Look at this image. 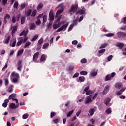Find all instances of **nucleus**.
I'll return each mask as SVG.
<instances>
[{
	"label": "nucleus",
	"instance_id": "13",
	"mask_svg": "<svg viewBox=\"0 0 126 126\" xmlns=\"http://www.w3.org/2000/svg\"><path fill=\"white\" fill-rule=\"evenodd\" d=\"M110 102H111V98H106L104 100V104L106 105V106H109Z\"/></svg>",
	"mask_w": 126,
	"mask_h": 126
},
{
	"label": "nucleus",
	"instance_id": "6",
	"mask_svg": "<svg viewBox=\"0 0 126 126\" xmlns=\"http://www.w3.org/2000/svg\"><path fill=\"white\" fill-rule=\"evenodd\" d=\"M117 37L119 39H123V38L125 37V32H119L117 33Z\"/></svg>",
	"mask_w": 126,
	"mask_h": 126
},
{
	"label": "nucleus",
	"instance_id": "52",
	"mask_svg": "<svg viewBox=\"0 0 126 126\" xmlns=\"http://www.w3.org/2000/svg\"><path fill=\"white\" fill-rule=\"evenodd\" d=\"M5 84L6 86H8V84H9V82L8 81V79H6L5 80Z\"/></svg>",
	"mask_w": 126,
	"mask_h": 126
},
{
	"label": "nucleus",
	"instance_id": "32",
	"mask_svg": "<svg viewBox=\"0 0 126 126\" xmlns=\"http://www.w3.org/2000/svg\"><path fill=\"white\" fill-rule=\"evenodd\" d=\"M29 116V115L28 114L25 113L23 115L22 118L24 120H25V119H27V118H28Z\"/></svg>",
	"mask_w": 126,
	"mask_h": 126
},
{
	"label": "nucleus",
	"instance_id": "24",
	"mask_svg": "<svg viewBox=\"0 0 126 126\" xmlns=\"http://www.w3.org/2000/svg\"><path fill=\"white\" fill-rule=\"evenodd\" d=\"M23 52H24V49H21L20 50H19L17 55V57H19V56H21V55L23 54Z\"/></svg>",
	"mask_w": 126,
	"mask_h": 126
},
{
	"label": "nucleus",
	"instance_id": "14",
	"mask_svg": "<svg viewBox=\"0 0 126 126\" xmlns=\"http://www.w3.org/2000/svg\"><path fill=\"white\" fill-rule=\"evenodd\" d=\"M95 71V69H94L90 73L91 76H96L98 74L97 72H94Z\"/></svg>",
	"mask_w": 126,
	"mask_h": 126
},
{
	"label": "nucleus",
	"instance_id": "23",
	"mask_svg": "<svg viewBox=\"0 0 126 126\" xmlns=\"http://www.w3.org/2000/svg\"><path fill=\"white\" fill-rule=\"evenodd\" d=\"M32 14V10L29 9L27 12L26 16H30Z\"/></svg>",
	"mask_w": 126,
	"mask_h": 126
},
{
	"label": "nucleus",
	"instance_id": "20",
	"mask_svg": "<svg viewBox=\"0 0 126 126\" xmlns=\"http://www.w3.org/2000/svg\"><path fill=\"white\" fill-rule=\"evenodd\" d=\"M17 30V26H14L13 27V29L12 31V35H13V34H15V32Z\"/></svg>",
	"mask_w": 126,
	"mask_h": 126
},
{
	"label": "nucleus",
	"instance_id": "8",
	"mask_svg": "<svg viewBox=\"0 0 126 126\" xmlns=\"http://www.w3.org/2000/svg\"><path fill=\"white\" fill-rule=\"evenodd\" d=\"M39 55H40V53H39V52H36L34 54L33 56V62H37V60H38V58H39Z\"/></svg>",
	"mask_w": 126,
	"mask_h": 126
},
{
	"label": "nucleus",
	"instance_id": "61",
	"mask_svg": "<svg viewBox=\"0 0 126 126\" xmlns=\"http://www.w3.org/2000/svg\"><path fill=\"white\" fill-rule=\"evenodd\" d=\"M78 41L77 40H74L72 42V45H77Z\"/></svg>",
	"mask_w": 126,
	"mask_h": 126
},
{
	"label": "nucleus",
	"instance_id": "11",
	"mask_svg": "<svg viewBox=\"0 0 126 126\" xmlns=\"http://www.w3.org/2000/svg\"><path fill=\"white\" fill-rule=\"evenodd\" d=\"M63 10H64V9H61L60 10H58L56 12L55 17H59L60 16V14L62 13V12H63Z\"/></svg>",
	"mask_w": 126,
	"mask_h": 126
},
{
	"label": "nucleus",
	"instance_id": "18",
	"mask_svg": "<svg viewBox=\"0 0 126 126\" xmlns=\"http://www.w3.org/2000/svg\"><path fill=\"white\" fill-rule=\"evenodd\" d=\"M116 46H117V47L119 48V49H120V50H122V49H123V48H124V45L122 43H118L117 44Z\"/></svg>",
	"mask_w": 126,
	"mask_h": 126
},
{
	"label": "nucleus",
	"instance_id": "41",
	"mask_svg": "<svg viewBox=\"0 0 126 126\" xmlns=\"http://www.w3.org/2000/svg\"><path fill=\"white\" fill-rule=\"evenodd\" d=\"M106 113H107V114L108 115H110V114H111V113H112V110H111V109L110 108H108L106 111Z\"/></svg>",
	"mask_w": 126,
	"mask_h": 126
},
{
	"label": "nucleus",
	"instance_id": "2",
	"mask_svg": "<svg viewBox=\"0 0 126 126\" xmlns=\"http://www.w3.org/2000/svg\"><path fill=\"white\" fill-rule=\"evenodd\" d=\"M78 8V5H72L70 9L69 10V13H71V12H76L77 11V9Z\"/></svg>",
	"mask_w": 126,
	"mask_h": 126
},
{
	"label": "nucleus",
	"instance_id": "31",
	"mask_svg": "<svg viewBox=\"0 0 126 126\" xmlns=\"http://www.w3.org/2000/svg\"><path fill=\"white\" fill-rule=\"evenodd\" d=\"M18 5H19L18 2L15 1L13 5L14 8H15L16 9L17 7H18Z\"/></svg>",
	"mask_w": 126,
	"mask_h": 126
},
{
	"label": "nucleus",
	"instance_id": "38",
	"mask_svg": "<svg viewBox=\"0 0 126 126\" xmlns=\"http://www.w3.org/2000/svg\"><path fill=\"white\" fill-rule=\"evenodd\" d=\"M39 37V36H38V35H36L34 36H33V37L32 38V42H35V40Z\"/></svg>",
	"mask_w": 126,
	"mask_h": 126
},
{
	"label": "nucleus",
	"instance_id": "63",
	"mask_svg": "<svg viewBox=\"0 0 126 126\" xmlns=\"http://www.w3.org/2000/svg\"><path fill=\"white\" fill-rule=\"evenodd\" d=\"M62 30H63V28L61 27L60 28H59L57 30L56 32H60V31H62Z\"/></svg>",
	"mask_w": 126,
	"mask_h": 126
},
{
	"label": "nucleus",
	"instance_id": "12",
	"mask_svg": "<svg viewBox=\"0 0 126 126\" xmlns=\"http://www.w3.org/2000/svg\"><path fill=\"white\" fill-rule=\"evenodd\" d=\"M62 23H64V21H62L61 22H59L58 24H54L53 25V29H57V28H59V27H60V26H61V24H62Z\"/></svg>",
	"mask_w": 126,
	"mask_h": 126
},
{
	"label": "nucleus",
	"instance_id": "50",
	"mask_svg": "<svg viewBox=\"0 0 126 126\" xmlns=\"http://www.w3.org/2000/svg\"><path fill=\"white\" fill-rule=\"evenodd\" d=\"M78 76H79V73L77 72L73 76V78H76V77H78Z\"/></svg>",
	"mask_w": 126,
	"mask_h": 126
},
{
	"label": "nucleus",
	"instance_id": "37",
	"mask_svg": "<svg viewBox=\"0 0 126 126\" xmlns=\"http://www.w3.org/2000/svg\"><path fill=\"white\" fill-rule=\"evenodd\" d=\"M81 75H87V72L85 71H82L80 72Z\"/></svg>",
	"mask_w": 126,
	"mask_h": 126
},
{
	"label": "nucleus",
	"instance_id": "16",
	"mask_svg": "<svg viewBox=\"0 0 126 126\" xmlns=\"http://www.w3.org/2000/svg\"><path fill=\"white\" fill-rule=\"evenodd\" d=\"M30 29L31 30H35V29H36V25L34 23L31 24L30 27Z\"/></svg>",
	"mask_w": 126,
	"mask_h": 126
},
{
	"label": "nucleus",
	"instance_id": "1",
	"mask_svg": "<svg viewBox=\"0 0 126 126\" xmlns=\"http://www.w3.org/2000/svg\"><path fill=\"white\" fill-rule=\"evenodd\" d=\"M116 75V73L113 72L110 75L108 74L105 77V81H109V80H112V78H114Z\"/></svg>",
	"mask_w": 126,
	"mask_h": 126
},
{
	"label": "nucleus",
	"instance_id": "44",
	"mask_svg": "<svg viewBox=\"0 0 126 126\" xmlns=\"http://www.w3.org/2000/svg\"><path fill=\"white\" fill-rule=\"evenodd\" d=\"M25 7H26V4H25V3H22L21 4V9H24Z\"/></svg>",
	"mask_w": 126,
	"mask_h": 126
},
{
	"label": "nucleus",
	"instance_id": "59",
	"mask_svg": "<svg viewBox=\"0 0 126 126\" xmlns=\"http://www.w3.org/2000/svg\"><path fill=\"white\" fill-rule=\"evenodd\" d=\"M73 69H74V66H70L69 67V70H70V71H72V70H73Z\"/></svg>",
	"mask_w": 126,
	"mask_h": 126
},
{
	"label": "nucleus",
	"instance_id": "53",
	"mask_svg": "<svg viewBox=\"0 0 126 126\" xmlns=\"http://www.w3.org/2000/svg\"><path fill=\"white\" fill-rule=\"evenodd\" d=\"M74 26V25L71 24L68 28V31H70V30H72V28H73Z\"/></svg>",
	"mask_w": 126,
	"mask_h": 126
},
{
	"label": "nucleus",
	"instance_id": "34",
	"mask_svg": "<svg viewBox=\"0 0 126 126\" xmlns=\"http://www.w3.org/2000/svg\"><path fill=\"white\" fill-rule=\"evenodd\" d=\"M89 113H90V116H93V114H94V109H90Z\"/></svg>",
	"mask_w": 126,
	"mask_h": 126
},
{
	"label": "nucleus",
	"instance_id": "40",
	"mask_svg": "<svg viewBox=\"0 0 126 126\" xmlns=\"http://www.w3.org/2000/svg\"><path fill=\"white\" fill-rule=\"evenodd\" d=\"M93 93V92L91 91V90H89L88 92L86 93V95H90V94H92Z\"/></svg>",
	"mask_w": 126,
	"mask_h": 126
},
{
	"label": "nucleus",
	"instance_id": "47",
	"mask_svg": "<svg viewBox=\"0 0 126 126\" xmlns=\"http://www.w3.org/2000/svg\"><path fill=\"white\" fill-rule=\"evenodd\" d=\"M98 96V93H96L93 96V100H95Z\"/></svg>",
	"mask_w": 126,
	"mask_h": 126
},
{
	"label": "nucleus",
	"instance_id": "33",
	"mask_svg": "<svg viewBox=\"0 0 126 126\" xmlns=\"http://www.w3.org/2000/svg\"><path fill=\"white\" fill-rule=\"evenodd\" d=\"M108 44L104 43L102 44L101 46L99 47V49H103L104 48H106Z\"/></svg>",
	"mask_w": 126,
	"mask_h": 126
},
{
	"label": "nucleus",
	"instance_id": "43",
	"mask_svg": "<svg viewBox=\"0 0 126 126\" xmlns=\"http://www.w3.org/2000/svg\"><path fill=\"white\" fill-rule=\"evenodd\" d=\"M73 112H74V110H73L69 111L67 115V117H70V115H72V114H73Z\"/></svg>",
	"mask_w": 126,
	"mask_h": 126
},
{
	"label": "nucleus",
	"instance_id": "36",
	"mask_svg": "<svg viewBox=\"0 0 126 126\" xmlns=\"http://www.w3.org/2000/svg\"><path fill=\"white\" fill-rule=\"evenodd\" d=\"M58 7H60L61 9H64V6H63V3H62L61 4H60Z\"/></svg>",
	"mask_w": 126,
	"mask_h": 126
},
{
	"label": "nucleus",
	"instance_id": "49",
	"mask_svg": "<svg viewBox=\"0 0 126 126\" xmlns=\"http://www.w3.org/2000/svg\"><path fill=\"white\" fill-rule=\"evenodd\" d=\"M9 40H10V36H8L7 39L5 40V44H8L9 43Z\"/></svg>",
	"mask_w": 126,
	"mask_h": 126
},
{
	"label": "nucleus",
	"instance_id": "27",
	"mask_svg": "<svg viewBox=\"0 0 126 126\" xmlns=\"http://www.w3.org/2000/svg\"><path fill=\"white\" fill-rule=\"evenodd\" d=\"M40 61L41 62H44V61H46V56L44 54H42L41 55Z\"/></svg>",
	"mask_w": 126,
	"mask_h": 126
},
{
	"label": "nucleus",
	"instance_id": "4",
	"mask_svg": "<svg viewBox=\"0 0 126 126\" xmlns=\"http://www.w3.org/2000/svg\"><path fill=\"white\" fill-rule=\"evenodd\" d=\"M85 11H86V9L85 8L83 7L81 10L78 11L76 14L78 15V14H80V15H83V14H85Z\"/></svg>",
	"mask_w": 126,
	"mask_h": 126
},
{
	"label": "nucleus",
	"instance_id": "29",
	"mask_svg": "<svg viewBox=\"0 0 126 126\" xmlns=\"http://www.w3.org/2000/svg\"><path fill=\"white\" fill-rule=\"evenodd\" d=\"M23 42V39H20L16 44L17 47H19V46H21V44H22V42Z\"/></svg>",
	"mask_w": 126,
	"mask_h": 126
},
{
	"label": "nucleus",
	"instance_id": "62",
	"mask_svg": "<svg viewBox=\"0 0 126 126\" xmlns=\"http://www.w3.org/2000/svg\"><path fill=\"white\" fill-rule=\"evenodd\" d=\"M112 59H113V55H110L109 56H108L107 60L108 61H109V62H110V61H111Z\"/></svg>",
	"mask_w": 126,
	"mask_h": 126
},
{
	"label": "nucleus",
	"instance_id": "42",
	"mask_svg": "<svg viewBox=\"0 0 126 126\" xmlns=\"http://www.w3.org/2000/svg\"><path fill=\"white\" fill-rule=\"evenodd\" d=\"M78 19H76L75 20H74L73 21V24H72V25H77V21H78Z\"/></svg>",
	"mask_w": 126,
	"mask_h": 126
},
{
	"label": "nucleus",
	"instance_id": "56",
	"mask_svg": "<svg viewBox=\"0 0 126 126\" xmlns=\"http://www.w3.org/2000/svg\"><path fill=\"white\" fill-rule=\"evenodd\" d=\"M114 35V33H108L106 35V37H113Z\"/></svg>",
	"mask_w": 126,
	"mask_h": 126
},
{
	"label": "nucleus",
	"instance_id": "54",
	"mask_svg": "<svg viewBox=\"0 0 126 126\" xmlns=\"http://www.w3.org/2000/svg\"><path fill=\"white\" fill-rule=\"evenodd\" d=\"M41 48H42V46L41 45V44H38L36 50L37 51H40V50H41Z\"/></svg>",
	"mask_w": 126,
	"mask_h": 126
},
{
	"label": "nucleus",
	"instance_id": "9",
	"mask_svg": "<svg viewBox=\"0 0 126 126\" xmlns=\"http://www.w3.org/2000/svg\"><path fill=\"white\" fill-rule=\"evenodd\" d=\"M109 90H110V86L109 85L106 86L103 91L102 92L103 94H107V93L109 92Z\"/></svg>",
	"mask_w": 126,
	"mask_h": 126
},
{
	"label": "nucleus",
	"instance_id": "57",
	"mask_svg": "<svg viewBox=\"0 0 126 126\" xmlns=\"http://www.w3.org/2000/svg\"><path fill=\"white\" fill-rule=\"evenodd\" d=\"M7 0H2L3 5H5L7 3Z\"/></svg>",
	"mask_w": 126,
	"mask_h": 126
},
{
	"label": "nucleus",
	"instance_id": "58",
	"mask_svg": "<svg viewBox=\"0 0 126 126\" xmlns=\"http://www.w3.org/2000/svg\"><path fill=\"white\" fill-rule=\"evenodd\" d=\"M53 122L54 124H58V123H59V119H55L54 120H53Z\"/></svg>",
	"mask_w": 126,
	"mask_h": 126
},
{
	"label": "nucleus",
	"instance_id": "3",
	"mask_svg": "<svg viewBox=\"0 0 126 126\" xmlns=\"http://www.w3.org/2000/svg\"><path fill=\"white\" fill-rule=\"evenodd\" d=\"M49 20L50 21H54V20L55 19V15H54V11L53 10H51L49 14Z\"/></svg>",
	"mask_w": 126,
	"mask_h": 126
},
{
	"label": "nucleus",
	"instance_id": "55",
	"mask_svg": "<svg viewBox=\"0 0 126 126\" xmlns=\"http://www.w3.org/2000/svg\"><path fill=\"white\" fill-rule=\"evenodd\" d=\"M56 116V112H53L50 114V118H53V117Z\"/></svg>",
	"mask_w": 126,
	"mask_h": 126
},
{
	"label": "nucleus",
	"instance_id": "28",
	"mask_svg": "<svg viewBox=\"0 0 126 126\" xmlns=\"http://www.w3.org/2000/svg\"><path fill=\"white\" fill-rule=\"evenodd\" d=\"M36 15H37V10H34L32 13V17H35Z\"/></svg>",
	"mask_w": 126,
	"mask_h": 126
},
{
	"label": "nucleus",
	"instance_id": "19",
	"mask_svg": "<svg viewBox=\"0 0 126 126\" xmlns=\"http://www.w3.org/2000/svg\"><path fill=\"white\" fill-rule=\"evenodd\" d=\"M123 86V84H122V83H117L115 84V87H116V88H118V89H121Z\"/></svg>",
	"mask_w": 126,
	"mask_h": 126
},
{
	"label": "nucleus",
	"instance_id": "22",
	"mask_svg": "<svg viewBox=\"0 0 126 126\" xmlns=\"http://www.w3.org/2000/svg\"><path fill=\"white\" fill-rule=\"evenodd\" d=\"M85 80V77L83 76L79 77V80H77L78 82L80 81V82H84V81Z\"/></svg>",
	"mask_w": 126,
	"mask_h": 126
},
{
	"label": "nucleus",
	"instance_id": "48",
	"mask_svg": "<svg viewBox=\"0 0 126 126\" xmlns=\"http://www.w3.org/2000/svg\"><path fill=\"white\" fill-rule=\"evenodd\" d=\"M4 18H5V19H9V18H10V15L8 14H6L5 16H4Z\"/></svg>",
	"mask_w": 126,
	"mask_h": 126
},
{
	"label": "nucleus",
	"instance_id": "30",
	"mask_svg": "<svg viewBox=\"0 0 126 126\" xmlns=\"http://www.w3.org/2000/svg\"><path fill=\"white\" fill-rule=\"evenodd\" d=\"M24 22H25V17L23 16L21 17V24H24Z\"/></svg>",
	"mask_w": 126,
	"mask_h": 126
},
{
	"label": "nucleus",
	"instance_id": "10",
	"mask_svg": "<svg viewBox=\"0 0 126 126\" xmlns=\"http://www.w3.org/2000/svg\"><path fill=\"white\" fill-rule=\"evenodd\" d=\"M18 106H19V104H18L17 105H15V103H12L10 104L9 108L10 109H17V108H18Z\"/></svg>",
	"mask_w": 126,
	"mask_h": 126
},
{
	"label": "nucleus",
	"instance_id": "45",
	"mask_svg": "<svg viewBox=\"0 0 126 126\" xmlns=\"http://www.w3.org/2000/svg\"><path fill=\"white\" fill-rule=\"evenodd\" d=\"M81 63H87V60L85 58L82 59L81 60Z\"/></svg>",
	"mask_w": 126,
	"mask_h": 126
},
{
	"label": "nucleus",
	"instance_id": "25",
	"mask_svg": "<svg viewBox=\"0 0 126 126\" xmlns=\"http://www.w3.org/2000/svg\"><path fill=\"white\" fill-rule=\"evenodd\" d=\"M43 18V24H45L47 22V15H44L42 17Z\"/></svg>",
	"mask_w": 126,
	"mask_h": 126
},
{
	"label": "nucleus",
	"instance_id": "64",
	"mask_svg": "<svg viewBox=\"0 0 126 126\" xmlns=\"http://www.w3.org/2000/svg\"><path fill=\"white\" fill-rule=\"evenodd\" d=\"M36 23L37 25H39V24H41V20H40L39 19H38L36 22Z\"/></svg>",
	"mask_w": 126,
	"mask_h": 126
},
{
	"label": "nucleus",
	"instance_id": "26",
	"mask_svg": "<svg viewBox=\"0 0 126 126\" xmlns=\"http://www.w3.org/2000/svg\"><path fill=\"white\" fill-rule=\"evenodd\" d=\"M67 26H68V23L62 25L61 26V27L62 28V29L63 30L64 29V30H65V29H66V28H67Z\"/></svg>",
	"mask_w": 126,
	"mask_h": 126
},
{
	"label": "nucleus",
	"instance_id": "35",
	"mask_svg": "<svg viewBox=\"0 0 126 126\" xmlns=\"http://www.w3.org/2000/svg\"><path fill=\"white\" fill-rule=\"evenodd\" d=\"M42 43H44V39L41 38L40 40H38V45H41Z\"/></svg>",
	"mask_w": 126,
	"mask_h": 126
},
{
	"label": "nucleus",
	"instance_id": "46",
	"mask_svg": "<svg viewBox=\"0 0 126 126\" xmlns=\"http://www.w3.org/2000/svg\"><path fill=\"white\" fill-rule=\"evenodd\" d=\"M105 52H106V49H101V50L98 51V53L99 54H104V53H105Z\"/></svg>",
	"mask_w": 126,
	"mask_h": 126
},
{
	"label": "nucleus",
	"instance_id": "39",
	"mask_svg": "<svg viewBox=\"0 0 126 126\" xmlns=\"http://www.w3.org/2000/svg\"><path fill=\"white\" fill-rule=\"evenodd\" d=\"M30 45H31V43L30 42H27L24 47V49H26V48H27V47L29 46H30Z\"/></svg>",
	"mask_w": 126,
	"mask_h": 126
},
{
	"label": "nucleus",
	"instance_id": "51",
	"mask_svg": "<svg viewBox=\"0 0 126 126\" xmlns=\"http://www.w3.org/2000/svg\"><path fill=\"white\" fill-rule=\"evenodd\" d=\"M47 47H49V43H46L45 44H44L43 46V49H46V48H47Z\"/></svg>",
	"mask_w": 126,
	"mask_h": 126
},
{
	"label": "nucleus",
	"instance_id": "15",
	"mask_svg": "<svg viewBox=\"0 0 126 126\" xmlns=\"http://www.w3.org/2000/svg\"><path fill=\"white\" fill-rule=\"evenodd\" d=\"M43 7H44V4H43L42 3H40L37 6L36 9L37 10H40V9H42Z\"/></svg>",
	"mask_w": 126,
	"mask_h": 126
},
{
	"label": "nucleus",
	"instance_id": "5",
	"mask_svg": "<svg viewBox=\"0 0 126 126\" xmlns=\"http://www.w3.org/2000/svg\"><path fill=\"white\" fill-rule=\"evenodd\" d=\"M17 70H19V71H21V70L22 69V60H20L18 61L17 63Z\"/></svg>",
	"mask_w": 126,
	"mask_h": 126
},
{
	"label": "nucleus",
	"instance_id": "60",
	"mask_svg": "<svg viewBox=\"0 0 126 126\" xmlns=\"http://www.w3.org/2000/svg\"><path fill=\"white\" fill-rule=\"evenodd\" d=\"M89 88H90V87L89 86H87L86 87L84 90V91H85V92H88L89 90Z\"/></svg>",
	"mask_w": 126,
	"mask_h": 126
},
{
	"label": "nucleus",
	"instance_id": "17",
	"mask_svg": "<svg viewBox=\"0 0 126 126\" xmlns=\"http://www.w3.org/2000/svg\"><path fill=\"white\" fill-rule=\"evenodd\" d=\"M26 35H27V31H26L25 30H23L20 34V36L21 37L22 36L24 35V37H25Z\"/></svg>",
	"mask_w": 126,
	"mask_h": 126
},
{
	"label": "nucleus",
	"instance_id": "7",
	"mask_svg": "<svg viewBox=\"0 0 126 126\" xmlns=\"http://www.w3.org/2000/svg\"><path fill=\"white\" fill-rule=\"evenodd\" d=\"M92 102V95H90L87 97V100L85 102V104H89Z\"/></svg>",
	"mask_w": 126,
	"mask_h": 126
},
{
	"label": "nucleus",
	"instance_id": "21",
	"mask_svg": "<svg viewBox=\"0 0 126 126\" xmlns=\"http://www.w3.org/2000/svg\"><path fill=\"white\" fill-rule=\"evenodd\" d=\"M13 98H16V94H12L9 96V100H11V99H13Z\"/></svg>",
	"mask_w": 126,
	"mask_h": 126
}]
</instances>
